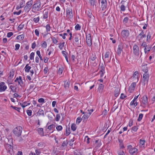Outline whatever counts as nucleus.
Wrapping results in <instances>:
<instances>
[{"mask_svg":"<svg viewBox=\"0 0 155 155\" xmlns=\"http://www.w3.org/2000/svg\"><path fill=\"white\" fill-rule=\"evenodd\" d=\"M145 141L144 140H142V139L140 140V145L141 146L143 145L145 143Z\"/></svg>","mask_w":155,"mask_h":155,"instance_id":"de8ad7c7","label":"nucleus"},{"mask_svg":"<svg viewBox=\"0 0 155 155\" xmlns=\"http://www.w3.org/2000/svg\"><path fill=\"white\" fill-rule=\"evenodd\" d=\"M13 34L12 32H8L7 33V36L8 38L11 37L13 35Z\"/></svg>","mask_w":155,"mask_h":155,"instance_id":"e2e57ef3","label":"nucleus"},{"mask_svg":"<svg viewBox=\"0 0 155 155\" xmlns=\"http://www.w3.org/2000/svg\"><path fill=\"white\" fill-rule=\"evenodd\" d=\"M21 12V10H19L18 12H14L13 13L14 15L16 14L17 15H19L20 14V13Z\"/></svg>","mask_w":155,"mask_h":155,"instance_id":"338daca9","label":"nucleus"},{"mask_svg":"<svg viewBox=\"0 0 155 155\" xmlns=\"http://www.w3.org/2000/svg\"><path fill=\"white\" fill-rule=\"evenodd\" d=\"M63 68H59L58 69V73L59 74H61L62 73V71H63Z\"/></svg>","mask_w":155,"mask_h":155,"instance_id":"052dcab7","label":"nucleus"},{"mask_svg":"<svg viewBox=\"0 0 155 155\" xmlns=\"http://www.w3.org/2000/svg\"><path fill=\"white\" fill-rule=\"evenodd\" d=\"M80 37L79 35H76L75 38L74 39L76 42H78L79 41V38Z\"/></svg>","mask_w":155,"mask_h":155,"instance_id":"13d9d810","label":"nucleus"},{"mask_svg":"<svg viewBox=\"0 0 155 155\" xmlns=\"http://www.w3.org/2000/svg\"><path fill=\"white\" fill-rule=\"evenodd\" d=\"M138 150L137 148H134L130 149L129 152L132 155H136L137 153Z\"/></svg>","mask_w":155,"mask_h":155,"instance_id":"9d476101","label":"nucleus"},{"mask_svg":"<svg viewBox=\"0 0 155 155\" xmlns=\"http://www.w3.org/2000/svg\"><path fill=\"white\" fill-rule=\"evenodd\" d=\"M81 27L78 24H77L75 26V29L76 30H79L81 29Z\"/></svg>","mask_w":155,"mask_h":155,"instance_id":"58836bf2","label":"nucleus"},{"mask_svg":"<svg viewBox=\"0 0 155 155\" xmlns=\"http://www.w3.org/2000/svg\"><path fill=\"white\" fill-rule=\"evenodd\" d=\"M7 88V87L4 82H2L0 84V92L4 91Z\"/></svg>","mask_w":155,"mask_h":155,"instance_id":"1a4fd4ad","label":"nucleus"},{"mask_svg":"<svg viewBox=\"0 0 155 155\" xmlns=\"http://www.w3.org/2000/svg\"><path fill=\"white\" fill-rule=\"evenodd\" d=\"M64 42H63L62 43L60 44L59 45V47L61 50H62L63 48L64 47Z\"/></svg>","mask_w":155,"mask_h":155,"instance_id":"4c0bfd02","label":"nucleus"},{"mask_svg":"<svg viewBox=\"0 0 155 155\" xmlns=\"http://www.w3.org/2000/svg\"><path fill=\"white\" fill-rule=\"evenodd\" d=\"M14 75V72H10L9 74V76L8 78L9 79H11L12 78H13Z\"/></svg>","mask_w":155,"mask_h":155,"instance_id":"72a5a7b5","label":"nucleus"},{"mask_svg":"<svg viewBox=\"0 0 155 155\" xmlns=\"http://www.w3.org/2000/svg\"><path fill=\"white\" fill-rule=\"evenodd\" d=\"M149 78V75L147 73H145L143 75V85H145L146 84H147Z\"/></svg>","mask_w":155,"mask_h":155,"instance_id":"f03ea898","label":"nucleus"},{"mask_svg":"<svg viewBox=\"0 0 155 155\" xmlns=\"http://www.w3.org/2000/svg\"><path fill=\"white\" fill-rule=\"evenodd\" d=\"M143 115L142 114H140L139 115L138 117V119H137V121H140L142 119L143 117Z\"/></svg>","mask_w":155,"mask_h":155,"instance_id":"e433bc0d","label":"nucleus"},{"mask_svg":"<svg viewBox=\"0 0 155 155\" xmlns=\"http://www.w3.org/2000/svg\"><path fill=\"white\" fill-rule=\"evenodd\" d=\"M53 115V114L52 112H50L49 113L48 115V117L50 120H52Z\"/></svg>","mask_w":155,"mask_h":155,"instance_id":"5701e85b","label":"nucleus"},{"mask_svg":"<svg viewBox=\"0 0 155 155\" xmlns=\"http://www.w3.org/2000/svg\"><path fill=\"white\" fill-rule=\"evenodd\" d=\"M52 41L53 43L54 44H56L58 41L57 40L56 38H55L53 37V38H52Z\"/></svg>","mask_w":155,"mask_h":155,"instance_id":"603ef678","label":"nucleus"},{"mask_svg":"<svg viewBox=\"0 0 155 155\" xmlns=\"http://www.w3.org/2000/svg\"><path fill=\"white\" fill-rule=\"evenodd\" d=\"M86 41L88 45L91 46V38L90 34H89L88 35L86 36Z\"/></svg>","mask_w":155,"mask_h":155,"instance_id":"423d86ee","label":"nucleus"},{"mask_svg":"<svg viewBox=\"0 0 155 155\" xmlns=\"http://www.w3.org/2000/svg\"><path fill=\"white\" fill-rule=\"evenodd\" d=\"M22 131V128L20 126L17 127L13 130L14 134L17 137H19L21 135Z\"/></svg>","mask_w":155,"mask_h":155,"instance_id":"f257e3e1","label":"nucleus"},{"mask_svg":"<svg viewBox=\"0 0 155 155\" xmlns=\"http://www.w3.org/2000/svg\"><path fill=\"white\" fill-rule=\"evenodd\" d=\"M27 103V102L25 101L22 104H21V106L23 108H24L26 106L29 105L31 103L30 102L28 103L27 104H26V103Z\"/></svg>","mask_w":155,"mask_h":155,"instance_id":"7c9ffc66","label":"nucleus"},{"mask_svg":"<svg viewBox=\"0 0 155 155\" xmlns=\"http://www.w3.org/2000/svg\"><path fill=\"white\" fill-rule=\"evenodd\" d=\"M118 155H125L123 151L120 150L118 152Z\"/></svg>","mask_w":155,"mask_h":155,"instance_id":"680f3d73","label":"nucleus"},{"mask_svg":"<svg viewBox=\"0 0 155 155\" xmlns=\"http://www.w3.org/2000/svg\"><path fill=\"white\" fill-rule=\"evenodd\" d=\"M55 127V126L54 125L52 124L48 126V129L49 130H51V129L53 128H54Z\"/></svg>","mask_w":155,"mask_h":155,"instance_id":"8fccbe9b","label":"nucleus"},{"mask_svg":"<svg viewBox=\"0 0 155 155\" xmlns=\"http://www.w3.org/2000/svg\"><path fill=\"white\" fill-rule=\"evenodd\" d=\"M11 107L14 109L17 110L19 112H20V110L21 109L20 107H17L13 106H11Z\"/></svg>","mask_w":155,"mask_h":155,"instance_id":"ea45409f","label":"nucleus"},{"mask_svg":"<svg viewBox=\"0 0 155 155\" xmlns=\"http://www.w3.org/2000/svg\"><path fill=\"white\" fill-rule=\"evenodd\" d=\"M116 101L115 102V104L113 106V107L112 109V110L114 111L118 107V105L116 104Z\"/></svg>","mask_w":155,"mask_h":155,"instance_id":"c756f323","label":"nucleus"},{"mask_svg":"<svg viewBox=\"0 0 155 155\" xmlns=\"http://www.w3.org/2000/svg\"><path fill=\"white\" fill-rule=\"evenodd\" d=\"M120 9L121 11H124L125 10V6L122 4L120 7Z\"/></svg>","mask_w":155,"mask_h":155,"instance_id":"bf43d9fd","label":"nucleus"},{"mask_svg":"<svg viewBox=\"0 0 155 155\" xmlns=\"http://www.w3.org/2000/svg\"><path fill=\"white\" fill-rule=\"evenodd\" d=\"M24 24L21 23L20 25L18 27V31H20L24 27Z\"/></svg>","mask_w":155,"mask_h":155,"instance_id":"2f4dec72","label":"nucleus"},{"mask_svg":"<svg viewBox=\"0 0 155 155\" xmlns=\"http://www.w3.org/2000/svg\"><path fill=\"white\" fill-rule=\"evenodd\" d=\"M137 129V127L136 126H135L132 128V130L134 131H136Z\"/></svg>","mask_w":155,"mask_h":155,"instance_id":"774afa93","label":"nucleus"},{"mask_svg":"<svg viewBox=\"0 0 155 155\" xmlns=\"http://www.w3.org/2000/svg\"><path fill=\"white\" fill-rule=\"evenodd\" d=\"M68 142L67 140H64L61 145V146L64 147L65 146H66L67 145Z\"/></svg>","mask_w":155,"mask_h":155,"instance_id":"b1692460","label":"nucleus"},{"mask_svg":"<svg viewBox=\"0 0 155 155\" xmlns=\"http://www.w3.org/2000/svg\"><path fill=\"white\" fill-rule=\"evenodd\" d=\"M33 3V0H31L27 2L26 4V5L25 7V10L29 11L31 8V6Z\"/></svg>","mask_w":155,"mask_h":155,"instance_id":"20e7f679","label":"nucleus"},{"mask_svg":"<svg viewBox=\"0 0 155 155\" xmlns=\"http://www.w3.org/2000/svg\"><path fill=\"white\" fill-rule=\"evenodd\" d=\"M123 48V44L121 43L119 45L117 49V53L118 55H120L121 54L122 50Z\"/></svg>","mask_w":155,"mask_h":155,"instance_id":"39448f33","label":"nucleus"},{"mask_svg":"<svg viewBox=\"0 0 155 155\" xmlns=\"http://www.w3.org/2000/svg\"><path fill=\"white\" fill-rule=\"evenodd\" d=\"M138 74V71H136L134 73L133 77L134 78H136L137 76V75Z\"/></svg>","mask_w":155,"mask_h":155,"instance_id":"4d7b16f0","label":"nucleus"},{"mask_svg":"<svg viewBox=\"0 0 155 155\" xmlns=\"http://www.w3.org/2000/svg\"><path fill=\"white\" fill-rule=\"evenodd\" d=\"M19 84L21 85L23 84L22 81V78L21 76L19 77V81L18 82Z\"/></svg>","mask_w":155,"mask_h":155,"instance_id":"79ce46f5","label":"nucleus"},{"mask_svg":"<svg viewBox=\"0 0 155 155\" xmlns=\"http://www.w3.org/2000/svg\"><path fill=\"white\" fill-rule=\"evenodd\" d=\"M128 20V18L127 17H126L124 18V19L123 22L125 23H126L127 22Z\"/></svg>","mask_w":155,"mask_h":155,"instance_id":"69168bd1","label":"nucleus"},{"mask_svg":"<svg viewBox=\"0 0 155 155\" xmlns=\"http://www.w3.org/2000/svg\"><path fill=\"white\" fill-rule=\"evenodd\" d=\"M142 68L143 71L145 73H147L148 71V67L147 65H142Z\"/></svg>","mask_w":155,"mask_h":155,"instance_id":"f3484780","label":"nucleus"},{"mask_svg":"<svg viewBox=\"0 0 155 155\" xmlns=\"http://www.w3.org/2000/svg\"><path fill=\"white\" fill-rule=\"evenodd\" d=\"M74 155H81V153L80 152L77 151V150H76L75 151H74Z\"/></svg>","mask_w":155,"mask_h":155,"instance_id":"a19ab883","label":"nucleus"},{"mask_svg":"<svg viewBox=\"0 0 155 155\" xmlns=\"http://www.w3.org/2000/svg\"><path fill=\"white\" fill-rule=\"evenodd\" d=\"M82 120V118L81 117H78L77 118L76 120V123L79 124L81 121Z\"/></svg>","mask_w":155,"mask_h":155,"instance_id":"f704fd0d","label":"nucleus"},{"mask_svg":"<svg viewBox=\"0 0 155 155\" xmlns=\"http://www.w3.org/2000/svg\"><path fill=\"white\" fill-rule=\"evenodd\" d=\"M104 87V85L101 84H100L98 87V90H99L100 92L101 91V92L103 91Z\"/></svg>","mask_w":155,"mask_h":155,"instance_id":"4be33fe9","label":"nucleus"},{"mask_svg":"<svg viewBox=\"0 0 155 155\" xmlns=\"http://www.w3.org/2000/svg\"><path fill=\"white\" fill-rule=\"evenodd\" d=\"M142 103L144 105H146L148 103V99L147 96H143L142 98Z\"/></svg>","mask_w":155,"mask_h":155,"instance_id":"ddd939ff","label":"nucleus"},{"mask_svg":"<svg viewBox=\"0 0 155 155\" xmlns=\"http://www.w3.org/2000/svg\"><path fill=\"white\" fill-rule=\"evenodd\" d=\"M24 35L23 34L18 36L17 37V38L19 39L20 41H21L23 40L24 38Z\"/></svg>","mask_w":155,"mask_h":155,"instance_id":"412c9836","label":"nucleus"},{"mask_svg":"<svg viewBox=\"0 0 155 155\" xmlns=\"http://www.w3.org/2000/svg\"><path fill=\"white\" fill-rule=\"evenodd\" d=\"M42 47L44 48H46L47 46V43L46 41H45L43 42L41 44Z\"/></svg>","mask_w":155,"mask_h":155,"instance_id":"a18cd8bd","label":"nucleus"},{"mask_svg":"<svg viewBox=\"0 0 155 155\" xmlns=\"http://www.w3.org/2000/svg\"><path fill=\"white\" fill-rule=\"evenodd\" d=\"M39 20V17H38L37 18H35L33 19V21L35 23L38 22Z\"/></svg>","mask_w":155,"mask_h":155,"instance_id":"6e6d98bb","label":"nucleus"},{"mask_svg":"<svg viewBox=\"0 0 155 155\" xmlns=\"http://www.w3.org/2000/svg\"><path fill=\"white\" fill-rule=\"evenodd\" d=\"M67 15L68 16V17L71 18L73 17V15L72 13V10L70 8L67 9Z\"/></svg>","mask_w":155,"mask_h":155,"instance_id":"f8f14e48","label":"nucleus"},{"mask_svg":"<svg viewBox=\"0 0 155 155\" xmlns=\"http://www.w3.org/2000/svg\"><path fill=\"white\" fill-rule=\"evenodd\" d=\"M26 112L29 116H30L31 115L32 111L31 110H27Z\"/></svg>","mask_w":155,"mask_h":155,"instance_id":"49530a36","label":"nucleus"},{"mask_svg":"<svg viewBox=\"0 0 155 155\" xmlns=\"http://www.w3.org/2000/svg\"><path fill=\"white\" fill-rule=\"evenodd\" d=\"M25 136V137H26L27 136V135H25L23 136V137H20V138L19 139V141L21 142L23 140H25V138H24V137Z\"/></svg>","mask_w":155,"mask_h":155,"instance_id":"5fc2aeb1","label":"nucleus"},{"mask_svg":"<svg viewBox=\"0 0 155 155\" xmlns=\"http://www.w3.org/2000/svg\"><path fill=\"white\" fill-rule=\"evenodd\" d=\"M28 64L26 65L25 68V71L26 72H29L31 69V67L28 66Z\"/></svg>","mask_w":155,"mask_h":155,"instance_id":"6ab92c4d","label":"nucleus"},{"mask_svg":"<svg viewBox=\"0 0 155 155\" xmlns=\"http://www.w3.org/2000/svg\"><path fill=\"white\" fill-rule=\"evenodd\" d=\"M136 84L135 82L132 83L131 85L129 87V89L131 90H134L135 89Z\"/></svg>","mask_w":155,"mask_h":155,"instance_id":"a211bd4d","label":"nucleus"},{"mask_svg":"<svg viewBox=\"0 0 155 155\" xmlns=\"http://www.w3.org/2000/svg\"><path fill=\"white\" fill-rule=\"evenodd\" d=\"M38 113L39 114V115H42L43 116L44 115V111L40 109L38 110Z\"/></svg>","mask_w":155,"mask_h":155,"instance_id":"bb28decb","label":"nucleus"},{"mask_svg":"<svg viewBox=\"0 0 155 155\" xmlns=\"http://www.w3.org/2000/svg\"><path fill=\"white\" fill-rule=\"evenodd\" d=\"M47 32L50 31V27L49 24H47L46 27Z\"/></svg>","mask_w":155,"mask_h":155,"instance_id":"37998d69","label":"nucleus"},{"mask_svg":"<svg viewBox=\"0 0 155 155\" xmlns=\"http://www.w3.org/2000/svg\"><path fill=\"white\" fill-rule=\"evenodd\" d=\"M120 89L119 88L115 89L114 91V95L115 97H117L120 93Z\"/></svg>","mask_w":155,"mask_h":155,"instance_id":"dca6fc26","label":"nucleus"},{"mask_svg":"<svg viewBox=\"0 0 155 155\" xmlns=\"http://www.w3.org/2000/svg\"><path fill=\"white\" fill-rule=\"evenodd\" d=\"M56 129L58 131H59L62 130V127L61 126L59 125L57 126L56 127Z\"/></svg>","mask_w":155,"mask_h":155,"instance_id":"c03bdc74","label":"nucleus"},{"mask_svg":"<svg viewBox=\"0 0 155 155\" xmlns=\"http://www.w3.org/2000/svg\"><path fill=\"white\" fill-rule=\"evenodd\" d=\"M44 14V18L46 19L48 18V10H45L43 12Z\"/></svg>","mask_w":155,"mask_h":155,"instance_id":"4468645a","label":"nucleus"},{"mask_svg":"<svg viewBox=\"0 0 155 155\" xmlns=\"http://www.w3.org/2000/svg\"><path fill=\"white\" fill-rule=\"evenodd\" d=\"M35 54L34 52H32L30 55V59L31 60L34 59Z\"/></svg>","mask_w":155,"mask_h":155,"instance_id":"09e8293b","label":"nucleus"},{"mask_svg":"<svg viewBox=\"0 0 155 155\" xmlns=\"http://www.w3.org/2000/svg\"><path fill=\"white\" fill-rule=\"evenodd\" d=\"M71 129L73 131H74L76 129V124H72L71 126Z\"/></svg>","mask_w":155,"mask_h":155,"instance_id":"cd10ccee","label":"nucleus"},{"mask_svg":"<svg viewBox=\"0 0 155 155\" xmlns=\"http://www.w3.org/2000/svg\"><path fill=\"white\" fill-rule=\"evenodd\" d=\"M87 15L90 18H91L92 17H93V15H92L91 13L90 12L88 11L87 13Z\"/></svg>","mask_w":155,"mask_h":155,"instance_id":"864d4df0","label":"nucleus"},{"mask_svg":"<svg viewBox=\"0 0 155 155\" xmlns=\"http://www.w3.org/2000/svg\"><path fill=\"white\" fill-rule=\"evenodd\" d=\"M74 140L73 139H71V140L69 142V145L70 146L73 145L74 144Z\"/></svg>","mask_w":155,"mask_h":155,"instance_id":"3c124183","label":"nucleus"},{"mask_svg":"<svg viewBox=\"0 0 155 155\" xmlns=\"http://www.w3.org/2000/svg\"><path fill=\"white\" fill-rule=\"evenodd\" d=\"M69 85H70V81H68L66 83V82H65L64 84V87L66 89H68L69 87Z\"/></svg>","mask_w":155,"mask_h":155,"instance_id":"393cba45","label":"nucleus"},{"mask_svg":"<svg viewBox=\"0 0 155 155\" xmlns=\"http://www.w3.org/2000/svg\"><path fill=\"white\" fill-rule=\"evenodd\" d=\"M134 53L135 55L138 56L139 55V48L137 45H134L133 47Z\"/></svg>","mask_w":155,"mask_h":155,"instance_id":"0eeeda50","label":"nucleus"},{"mask_svg":"<svg viewBox=\"0 0 155 155\" xmlns=\"http://www.w3.org/2000/svg\"><path fill=\"white\" fill-rule=\"evenodd\" d=\"M121 35L123 37H126L129 35V31L127 30H124L122 31Z\"/></svg>","mask_w":155,"mask_h":155,"instance_id":"9b49d317","label":"nucleus"},{"mask_svg":"<svg viewBox=\"0 0 155 155\" xmlns=\"http://www.w3.org/2000/svg\"><path fill=\"white\" fill-rule=\"evenodd\" d=\"M38 101L39 103H43L44 102L45 100L43 98H40L38 100Z\"/></svg>","mask_w":155,"mask_h":155,"instance_id":"0e129e2a","label":"nucleus"},{"mask_svg":"<svg viewBox=\"0 0 155 155\" xmlns=\"http://www.w3.org/2000/svg\"><path fill=\"white\" fill-rule=\"evenodd\" d=\"M38 133L40 134H43V129L42 128H39L38 129Z\"/></svg>","mask_w":155,"mask_h":155,"instance_id":"473e14b6","label":"nucleus"},{"mask_svg":"<svg viewBox=\"0 0 155 155\" xmlns=\"http://www.w3.org/2000/svg\"><path fill=\"white\" fill-rule=\"evenodd\" d=\"M151 37V35L150 34V33L149 32L147 34V41H149L150 38Z\"/></svg>","mask_w":155,"mask_h":155,"instance_id":"c9c22d12","label":"nucleus"},{"mask_svg":"<svg viewBox=\"0 0 155 155\" xmlns=\"http://www.w3.org/2000/svg\"><path fill=\"white\" fill-rule=\"evenodd\" d=\"M70 127H68V128L67 127L66 129V136H68L70 133Z\"/></svg>","mask_w":155,"mask_h":155,"instance_id":"c85d7f7f","label":"nucleus"},{"mask_svg":"<svg viewBox=\"0 0 155 155\" xmlns=\"http://www.w3.org/2000/svg\"><path fill=\"white\" fill-rule=\"evenodd\" d=\"M151 47L149 45H148L147 47L144 48V51L145 53L148 52L150 50Z\"/></svg>","mask_w":155,"mask_h":155,"instance_id":"aec40b11","label":"nucleus"},{"mask_svg":"<svg viewBox=\"0 0 155 155\" xmlns=\"http://www.w3.org/2000/svg\"><path fill=\"white\" fill-rule=\"evenodd\" d=\"M41 7V3L39 1H37L36 3H35L33 5L32 9L35 10L39 11Z\"/></svg>","mask_w":155,"mask_h":155,"instance_id":"7ed1b4c3","label":"nucleus"},{"mask_svg":"<svg viewBox=\"0 0 155 155\" xmlns=\"http://www.w3.org/2000/svg\"><path fill=\"white\" fill-rule=\"evenodd\" d=\"M85 114H86V115H84L82 117V118H83L84 120L87 119L90 115L91 114V113L90 112L89 113L86 112Z\"/></svg>","mask_w":155,"mask_h":155,"instance_id":"2eb2a0df","label":"nucleus"},{"mask_svg":"<svg viewBox=\"0 0 155 155\" xmlns=\"http://www.w3.org/2000/svg\"><path fill=\"white\" fill-rule=\"evenodd\" d=\"M101 3L102 10H104L107 8V1L106 0H101Z\"/></svg>","mask_w":155,"mask_h":155,"instance_id":"6e6552de","label":"nucleus"},{"mask_svg":"<svg viewBox=\"0 0 155 155\" xmlns=\"http://www.w3.org/2000/svg\"><path fill=\"white\" fill-rule=\"evenodd\" d=\"M99 67L100 68H101L100 72H104V65L103 64H102L101 65L100 64Z\"/></svg>","mask_w":155,"mask_h":155,"instance_id":"a878e982","label":"nucleus"}]
</instances>
